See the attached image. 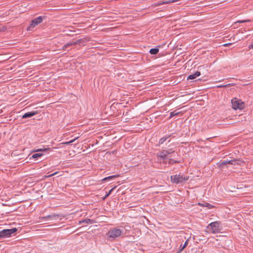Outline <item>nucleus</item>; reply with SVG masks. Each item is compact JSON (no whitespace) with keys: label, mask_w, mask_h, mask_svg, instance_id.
<instances>
[{"label":"nucleus","mask_w":253,"mask_h":253,"mask_svg":"<svg viewBox=\"0 0 253 253\" xmlns=\"http://www.w3.org/2000/svg\"><path fill=\"white\" fill-rule=\"evenodd\" d=\"M164 151V153H165L166 155L167 156L168 155H169L170 154L174 152V151H172L171 150H163Z\"/></svg>","instance_id":"4be33fe9"},{"label":"nucleus","mask_w":253,"mask_h":253,"mask_svg":"<svg viewBox=\"0 0 253 253\" xmlns=\"http://www.w3.org/2000/svg\"><path fill=\"white\" fill-rule=\"evenodd\" d=\"M199 205L201 206H202V207H208L209 208V209H211V208L213 207V206L211 205L209 203H206L205 204H200L199 203Z\"/></svg>","instance_id":"aec40b11"},{"label":"nucleus","mask_w":253,"mask_h":253,"mask_svg":"<svg viewBox=\"0 0 253 253\" xmlns=\"http://www.w3.org/2000/svg\"><path fill=\"white\" fill-rule=\"evenodd\" d=\"M84 223H86V224H91L92 223V220L87 218V219H85L84 220L79 221V224H81Z\"/></svg>","instance_id":"ddd939ff"},{"label":"nucleus","mask_w":253,"mask_h":253,"mask_svg":"<svg viewBox=\"0 0 253 253\" xmlns=\"http://www.w3.org/2000/svg\"><path fill=\"white\" fill-rule=\"evenodd\" d=\"M157 157L161 159L163 161V164L166 165L167 164L168 157L166 155L164 151L162 150L157 154Z\"/></svg>","instance_id":"9d476101"},{"label":"nucleus","mask_w":253,"mask_h":253,"mask_svg":"<svg viewBox=\"0 0 253 253\" xmlns=\"http://www.w3.org/2000/svg\"><path fill=\"white\" fill-rule=\"evenodd\" d=\"M189 176H185L184 175L176 174L171 175L170 180L172 183L175 184H179L184 182L188 180Z\"/></svg>","instance_id":"f03ea898"},{"label":"nucleus","mask_w":253,"mask_h":253,"mask_svg":"<svg viewBox=\"0 0 253 253\" xmlns=\"http://www.w3.org/2000/svg\"><path fill=\"white\" fill-rule=\"evenodd\" d=\"M170 137H175L174 133H173L170 134H166L162 137L159 141V145L163 144L166 141L169 142L170 141Z\"/></svg>","instance_id":"6e6552de"},{"label":"nucleus","mask_w":253,"mask_h":253,"mask_svg":"<svg viewBox=\"0 0 253 253\" xmlns=\"http://www.w3.org/2000/svg\"><path fill=\"white\" fill-rule=\"evenodd\" d=\"M124 232V230L118 228H114L111 229L106 234L108 239L109 240H114L120 237Z\"/></svg>","instance_id":"f257e3e1"},{"label":"nucleus","mask_w":253,"mask_h":253,"mask_svg":"<svg viewBox=\"0 0 253 253\" xmlns=\"http://www.w3.org/2000/svg\"><path fill=\"white\" fill-rule=\"evenodd\" d=\"M232 108L234 110L243 109L245 107V103L241 99L234 98L231 100Z\"/></svg>","instance_id":"39448f33"},{"label":"nucleus","mask_w":253,"mask_h":253,"mask_svg":"<svg viewBox=\"0 0 253 253\" xmlns=\"http://www.w3.org/2000/svg\"><path fill=\"white\" fill-rule=\"evenodd\" d=\"M1 31H2V30H1V28H0V32Z\"/></svg>","instance_id":"7c9ffc66"},{"label":"nucleus","mask_w":253,"mask_h":253,"mask_svg":"<svg viewBox=\"0 0 253 253\" xmlns=\"http://www.w3.org/2000/svg\"><path fill=\"white\" fill-rule=\"evenodd\" d=\"M249 48L250 49H252V48H253V44H252L250 45H249Z\"/></svg>","instance_id":"c756f323"},{"label":"nucleus","mask_w":253,"mask_h":253,"mask_svg":"<svg viewBox=\"0 0 253 253\" xmlns=\"http://www.w3.org/2000/svg\"><path fill=\"white\" fill-rule=\"evenodd\" d=\"M43 20V17L42 16H39L31 22L30 26L29 28L27 29V30H29L31 28H34L37 25H38L39 24H40L42 22Z\"/></svg>","instance_id":"1a4fd4ad"},{"label":"nucleus","mask_w":253,"mask_h":253,"mask_svg":"<svg viewBox=\"0 0 253 253\" xmlns=\"http://www.w3.org/2000/svg\"><path fill=\"white\" fill-rule=\"evenodd\" d=\"M231 44H232V43H225V44H224L223 45V46H228V45H231Z\"/></svg>","instance_id":"c85d7f7f"},{"label":"nucleus","mask_w":253,"mask_h":253,"mask_svg":"<svg viewBox=\"0 0 253 253\" xmlns=\"http://www.w3.org/2000/svg\"><path fill=\"white\" fill-rule=\"evenodd\" d=\"M207 229L211 233L216 234L220 232V228L219 227V223L218 221H214L209 224Z\"/></svg>","instance_id":"7ed1b4c3"},{"label":"nucleus","mask_w":253,"mask_h":253,"mask_svg":"<svg viewBox=\"0 0 253 253\" xmlns=\"http://www.w3.org/2000/svg\"><path fill=\"white\" fill-rule=\"evenodd\" d=\"M251 22V20L250 19H246L244 20H238L237 21L236 23H243L245 22Z\"/></svg>","instance_id":"5701e85b"},{"label":"nucleus","mask_w":253,"mask_h":253,"mask_svg":"<svg viewBox=\"0 0 253 253\" xmlns=\"http://www.w3.org/2000/svg\"><path fill=\"white\" fill-rule=\"evenodd\" d=\"M159 49L158 48H151L149 52L151 54H156L159 52Z\"/></svg>","instance_id":"2eb2a0df"},{"label":"nucleus","mask_w":253,"mask_h":253,"mask_svg":"<svg viewBox=\"0 0 253 253\" xmlns=\"http://www.w3.org/2000/svg\"><path fill=\"white\" fill-rule=\"evenodd\" d=\"M116 188V187H113V188H112L111 190H110V191H109V192L107 193V194L105 196V198L107 197L108 196H109L112 193V192L113 191V190Z\"/></svg>","instance_id":"393cba45"},{"label":"nucleus","mask_w":253,"mask_h":253,"mask_svg":"<svg viewBox=\"0 0 253 253\" xmlns=\"http://www.w3.org/2000/svg\"><path fill=\"white\" fill-rule=\"evenodd\" d=\"M56 173H57V172H54V173H52L51 174L49 175L48 176H47L46 177H51L52 176H53V175H55Z\"/></svg>","instance_id":"cd10ccee"},{"label":"nucleus","mask_w":253,"mask_h":253,"mask_svg":"<svg viewBox=\"0 0 253 253\" xmlns=\"http://www.w3.org/2000/svg\"><path fill=\"white\" fill-rule=\"evenodd\" d=\"M17 231L16 228L11 229H3L0 231V240L5 238L9 237L12 234H14Z\"/></svg>","instance_id":"20e7f679"},{"label":"nucleus","mask_w":253,"mask_h":253,"mask_svg":"<svg viewBox=\"0 0 253 253\" xmlns=\"http://www.w3.org/2000/svg\"><path fill=\"white\" fill-rule=\"evenodd\" d=\"M201 75V73L199 71L196 72L194 74L189 75L188 78L187 80H193L195 79L197 77L200 76Z\"/></svg>","instance_id":"f8f14e48"},{"label":"nucleus","mask_w":253,"mask_h":253,"mask_svg":"<svg viewBox=\"0 0 253 253\" xmlns=\"http://www.w3.org/2000/svg\"><path fill=\"white\" fill-rule=\"evenodd\" d=\"M229 84L220 85H218L217 87H225L227 86Z\"/></svg>","instance_id":"a878e982"},{"label":"nucleus","mask_w":253,"mask_h":253,"mask_svg":"<svg viewBox=\"0 0 253 253\" xmlns=\"http://www.w3.org/2000/svg\"><path fill=\"white\" fill-rule=\"evenodd\" d=\"M74 141V140H71V141H69V142H65V143H64V144H70V143H71L73 142Z\"/></svg>","instance_id":"bb28decb"},{"label":"nucleus","mask_w":253,"mask_h":253,"mask_svg":"<svg viewBox=\"0 0 253 253\" xmlns=\"http://www.w3.org/2000/svg\"><path fill=\"white\" fill-rule=\"evenodd\" d=\"M56 216H57V215H56L55 214L48 215L46 216H42V217H41V218L42 219H46L48 218H55Z\"/></svg>","instance_id":"a211bd4d"},{"label":"nucleus","mask_w":253,"mask_h":253,"mask_svg":"<svg viewBox=\"0 0 253 253\" xmlns=\"http://www.w3.org/2000/svg\"><path fill=\"white\" fill-rule=\"evenodd\" d=\"M180 113V112H177V110H174L170 113L169 118H171L175 116L178 115Z\"/></svg>","instance_id":"f3484780"},{"label":"nucleus","mask_w":253,"mask_h":253,"mask_svg":"<svg viewBox=\"0 0 253 253\" xmlns=\"http://www.w3.org/2000/svg\"><path fill=\"white\" fill-rule=\"evenodd\" d=\"M49 149H50L49 148H45V149H39L36 150L35 151V152H42V151H47V150H48Z\"/></svg>","instance_id":"b1692460"},{"label":"nucleus","mask_w":253,"mask_h":253,"mask_svg":"<svg viewBox=\"0 0 253 253\" xmlns=\"http://www.w3.org/2000/svg\"><path fill=\"white\" fill-rule=\"evenodd\" d=\"M42 155H43L42 153H35V154H33V155L32 156V158H34V159H36V158H37L41 157H42Z\"/></svg>","instance_id":"6ab92c4d"},{"label":"nucleus","mask_w":253,"mask_h":253,"mask_svg":"<svg viewBox=\"0 0 253 253\" xmlns=\"http://www.w3.org/2000/svg\"><path fill=\"white\" fill-rule=\"evenodd\" d=\"M242 161L239 159H231V160H226L223 161H221L218 163V166L220 168H223L224 166L226 165L227 164H230L232 165H240Z\"/></svg>","instance_id":"423d86ee"},{"label":"nucleus","mask_w":253,"mask_h":253,"mask_svg":"<svg viewBox=\"0 0 253 253\" xmlns=\"http://www.w3.org/2000/svg\"><path fill=\"white\" fill-rule=\"evenodd\" d=\"M87 41V40L85 38H82V39H79L75 42H71L66 43V44H65L63 46V49L66 50V49L67 47H68L70 46L74 45H76V44L84 45Z\"/></svg>","instance_id":"0eeeda50"},{"label":"nucleus","mask_w":253,"mask_h":253,"mask_svg":"<svg viewBox=\"0 0 253 253\" xmlns=\"http://www.w3.org/2000/svg\"><path fill=\"white\" fill-rule=\"evenodd\" d=\"M179 162L176 160H173L172 159H169L167 160V164L169 165H173L174 164L179 163Z\"/></svg>","instance_id":"dca6fc26"},{"label":"nucleus","mask_w":253,"mask_h":253,"mask_svg":"<svg viewBox=\"0 0 253 253\" xmlns=\"http://www.w3.org/2000/svg\"><path fill=\"white\" fill-rule=\"evenodd\" d=\"M37 114V111H32V112H27V113H25L22 116V118L26 119V118H31L32 117L34 116V115H36Z\"/></svg>","instance_id":"9b49d317"},{"label":"nucleus","mask_w":253,"mask_h":253,"mask_svg":"<svg viewBox=\"0 0 253 253\" xmlns=\"http://www.w3.org/2000/svg\"><path fill=\"white\" fill-rule=\"evenodd\" d=\"M188 243V240H186L183 245H181L180 246V251H182L187 245Z\"/></svg>","instance_id":"412c9836"},{"label":"nucleus","mask_w":253,"mask_h":253,"mask_svg":"<svg viewBox=\"0 0 253 253\" xmlns=\"http://www.w3.org/2000/svg\"><path fill=\"white\" fill-rule=\"evenodd\" d=\"M119 176V175H118V174L113 175H111V176H109L105 177L102 179V180L106 181V180H111L115 178L118 177Z\"/></svg>","instance_id":"4468645a"}]
</instances>
